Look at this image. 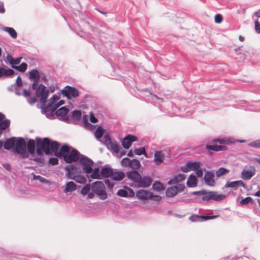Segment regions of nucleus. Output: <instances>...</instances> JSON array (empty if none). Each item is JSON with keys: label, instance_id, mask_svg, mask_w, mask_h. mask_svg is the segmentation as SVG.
<instances>
[{"label": "nucleus", "instance_id": "6ab92c4d", "mask_svg": "<svg viewBox=\"0 0 260 260\" xmlns=\"http://www.w3.org/2000/svg\"><path fill=\"white\" fill-rule=\"evenodd\" d=\"M186 184L188 187L197 186L198 184V179L196 176L193 174H190L187 179Z\"/></svg>", "mask_w": 260, "mask_h": 260}, {"label": "nucleus", "instance_id": "2f4dec72", "mask_svg": "<svg viewBox=\"0 0 260 260\" xmlns=\"http://www.w3.org/2000/svg\"><path fill=\"white\" fill-rule=\"evenodd\" d=\"M83 121L84 126L86 128L90 131H93L95 129V126L88 122V117L86 115L83 116Z\"/></svg>", "mask_w": 260, "mask_h": 260}, {"label": "nucleus", "instance_id": "4468645a", "mask_svg": "<svg viewBox=\"0 0 260 260\" xmlns=\"http://www.w3.org/2000/svg\"><path fill=\"white\" fill-rule=\"evenodd\" d=\"M152 196V192L147 190L140 189L136 192V197L142 200L150 199Z\"/></svg>", "mask_w": 260, "mask_h": 260}, {"label": "nucleus", "instance_id": "864d4df0", "mask_svg": "<svg viewBox=\"0 0 260 260\" xmlns=\"http://www.w3.org/2000/svg\"><path fill=\"white\" fill-rule=\"evenodd\" d=\"M213 142H218L219 144H228L230 143V141L229 139H215L213 140Z\"/></svg>", "mask_w": 260, "mask_h": 260}, {"label": "nucleus", "instance_id": "4be33fe9", "mask_svg": "<svg viewBox=\"0 0 260 260\" xmlns=\"http://www.w3.org/2000/svg\"><path fill=\"white\" fill-rule=\"evenodd\" d=\"M66 173L65 174L66 177L68 179L72 180L74 178L76 175L74 173L73 165H68L65 167Z\"/></svg>", "mask_w": 260, "mask_h": 260}, {"label": "nucleus", "instance_id": "c756f323", "mask_svg": "<svg viewBox=\"0 0 260 260\" xmlns=\"http://www.w3.org/2000/svg\"><path fill=\"white\" fill-rule=\"evenodd\" d=\"M101 173H100L99 167H95L93 169V171L90 173L89 177L93 179H101Z\"/></svg>", "mask_w": 260, "mask_h": 260}, {"label": "nucleus", "instance_id": "c9c22d12", "mask_svg": "<svg viewBox=\"0 0 260 260\" xmlns=\"http://www.w3.org/2000/svg\"><path fill=\"white\" fill-rule=\"evenodd\" d=\"M153 189L157 191H160L164 190L165 188L163 184L159 181H154L152 185Z\"/></svg>", "mask_w": 260, "mask_h": 260}, {"label": "nucleus", "instance_id": "b1692460", "mask_svg": "<svg viewBox=\"0 0 260 260\" xmlns=\"http://www.w3.org/2000/svg\"><path fill=\"white\" fill-rule=\"evenodd\" d=\"M76 189V184L73 181H69L66 183L63 191L65 193L72 192Z\"/></svg>", "mask_w": 260, "mask_h": 260}, {"label": "nucleus", "instance_id": "5fc2aeb1", "mask_svg": "<svg viewBox=\"0 0 260 260\" xmlns=\"http://www.w3.org/2000/svg\"><path fill=\"white\" fill-rule=\"evenodd\" d=\"M248 145L251 147L260 148V140H255L250 143Z\"/></svg>", "mask_w": 260, "mask_h": 260}, {"label": "nucleus", "instance_id": "a211bd4d", "mask_svg": "<svg viewBox=\"0 0 260 260\" xmlns=\"http://www.w3.org/2000/svg\"><path fill=\"white\" fill-rule=\"evenodd\" d=\"M255 174V170L253 168L251 170H243L241 173V177L244 180H249Z\"/></svg>", "mask_w": 260, "mask_h": 260}, {"label": "nucleus", "instance_id": "393cba45", "mask_svg": "<svg viewBox=\"0 0 260 260\" xmlns=\"http://www.w3.org/2000/svg\"><path fill=\"white\" fill-rule=\"evenodd\" d=\"M177 193L176 185L169 187L166 190V196L169 198L175 196Z\"/></svg>", "mask_w": 260, "mask_h": 260}, {"label": "nucleus", "instance_id": "a18cd8bd", "mask_svg": "<svg viewBox=\"0 0 260 260\" xmlns=\"http://www.w3.org/2000/svg\"><path fill=\"white\" fill-rule=\"evenodd\" d=\"M116 194L118 196L124 198L127 197L128 196L127 191L124 189H120L118 190Z\"/></svg>", "mask_w": 260, "mask_h": 260}, {"label": "nucleus", "instance_id": "774afa93", "mask_svg": "<svg viewBox=\"0 0 260 260\" xmlns=\"http://www.w3.org/2000/svg\"><path fill=\"white\" fill-rule=\"evenodd\" d=\"M27 102L31 105H34L36 102V98L35 96L27 98Z\"/></svg>", "mask_w": 260, "mask_h": 260}, {"label": "nucleus", "instance_id": "f704fd0d", "mask_svg": "<svg viewBox=\"0 0 260 260\" xmlns=\"http://www.w3.org/2000/svg\"><path fill=\"white\" fill-rule=\"evenodd\" d=\"M27 67V64L25 62H22L18 66H13L12 68L21 73L24 72Z\"/></svg>", "mask_w": 260, "mask_h": 260}, {"label": "nucleus", "instance_id": "1a4fd4ad", "mask_svg": "<svg viewBox=\"0 0 260 260\" xmlns=\"http://www.w3.org/2000/svg\"><path fill=\"white\" fill-rule=\"evenodd\" d=\"M56 109L54 107L53 102H50L43 108L42 113L45 114L47 118L52 120L55 119L54 113Z\"/></svg>", "mask_w": 260, "mask_h": 260}, {"label": "nucleus", "instance_id": "603ef678", "mask_svg": "<svg viewBox=\"0 0 260 260\" xmlns=\"http://www.w3.org/2000/svg\"><path fill=\"white\" fill-rule=\"evenodd\" d=\"M49 92L48 91L44 92L40 97V102L42 103H45L46 102V100L48 96Z\"/></svg>", "mask_w": 260, "mask_h": 260}, {"label": "nucleus", "instance_id": "58836bf2", "mask_svg": "<svg viewBox=\"0 0 260 260\" xmlns=\"http://www.w3.org/2000/svg\"><path fill=\"white\" fill-rule=\"evenodd\" d=\"M230 170L228 169H226L223 167L219 168L216 171V175L217 177H219L222 175H223L228 173H229Z\"/></svg>", "mask_w": 260, "mask_h": 260}, {"label": "nucleus", "instance_id": "bb28decb", "mask_svg": "<svg viewBox=\"0 0 260 260\" xmlns=\"http://www.w3.org/2000/svg\"><path fill=\"white\" fill-rule=\"evenodd\" d=\"M1 29L6 32H7L13 39H15L17 38V33L13 27L5 26L1 28Z\"/></svg>", "mask_w": 260, "mask_h": 260}, {"label": "nucleus", "instance_id": "20e7f679", "mask_svg": "<svg viewBox=\"0 0 260 260\" xmlns=\"http://www.w3.org/2000/svg\"><path fill=\"white\" fill-rule=\"evenodd\" d=\"M79 163L81 166L82 173H86V176L88 177V174H90L93 171L94 165L93 160L87 156L81 154V158L79 159Z\"/></svg>", "mask_w": 260, "mask_h": 260}, {"label": "nucleus", "instance_id": "9d476101", "mask_svg": "<svg viewBox=\"0 0 260 260\" xmlns=\"http://www.w3.org/2000/svg\"><path fill=\"white\" fill-rule=\"evenodd\" d=\"M126 177L132 181L137 186L139 180L141 179V175L138 170H131L125 173Z\"/></svg>", "mask_w": 260, "mask_h": 260}, {"label": "nucleus", "instance_id": "e433bc0d", "mask_svg": "<svg viewBox=\"0 0 260 260\" xmlns=\"http://www.w3.org/2000/svg\"><path fill=\"white\" fill-rule=\"evenodd\" d=\"M10 120L9 119H4L0 121V128L2 130H5L7 128L10 126Z\"/></svg>", "mask_w": 260, "mask_h": 260}, {"label": "nucleus", "instance_id": "a19ab883", "mask_svg": "<svg viewBox=\"0 0 260 260\" xmlns=\"http://www.w3.org/2000/svg\"><path fill=\"white\" fill-rule=\"evenodd\" d=\"M134 153L135 154L138 155H144L145 156H147V154L146 153L145 148L144 147H140L139 148H136L134 150Z\"/></svg>", "mask_w": 260, "mask_h": 260}, {"label": "nucleus", "instance_id": "37998d69", "mask_svg": "<svg viewBox=\"0 0 260 260\" xmlns=\"http://www.w3.org/2000/svg\"><path fill=\"white\" fill-rule=\"evenodd\" d=\"M185 178V175L183 174H179L173 178L175 184L179 181H183Z\"/></svg>", "mask_w": 260, "mask_h": 260}, {"label": "nucleus", "instance_id": "aec40b11", "mask_svg": "<svg viewBox=\"0 0 260 260\" xmlns=\"http://www.w3.org/2000/svg\"><path fill=\"white\" fill-rule=\"evenodd\" d=\"M14 74L15 72L12 69L0 67V78L8 77Z\"/></svg>", "mask_w": 260, "mask_h": 260}, {"label": "nucleus", "instance_id": "ea45409f", "mask_svg": "<svg viewBox=\"0 0 260 260\" xmlns=\"http://www.w3.org/2000/svg\"><path fill=\"white\" fill-rule=\"evenodd\" d=\"M104 131V130L102 126H98L94 133L95 138L98 140L100 139L103 135Z\"/></svg>", "mask_w": 260, "mask_h": 260}, {"label": "nucleus", "instance_id": "a878e982", "mask_svg": "<svg viewBox=\"0 0 260 260\" xmlns=\"http://www.w3.org/2000/svg\"><path fill=\"white\" fill-rule=\"evenodd\" d=\"M125 175L122 171H115L112 175V179L114 181H121L124 178Z\"/></svg>", "mask_w": 260, "mask_h": 260}, {"label": "nucleus", "instance_id": "ddd939ff", "mask_svg": "<svg viewBox=\"0 0 260 260\" xmlns=\"http://www.w3.org/2000/svg\"><path fill=\"white\" fill-rule=\"evenodd\" d=\"M152 182V178L148 176L141 175V179L139 180L137 187L147 188L150 186Z\"/></svg>", "mask_w": 260, "mask_h": 260}, {"label": "nucleus", "instance_id": "0eeeda50", "mask_svg": "<svg viewBox=\"0 0 260 260\" xmlns=\"http://www.w3.org/2000/svg\"><path fill=\"white\" fill-rule=\"evenodd\" d=\"M61 93L68 99H71L72 97L75 98L78 96L79 92L76 88L67 85L61 90Z\"/></svg>", "mask_w": 260, "mask_h": 260}, {"label": "nucleus", "instance_id": "72a5a7b5", "mask_svg": "<svg viewBox=\"0 0 260 260\" xmlns=\"http://www.w3.org/2000/svg\"><path fill=\"white\" fill-rule=\"evenodd\" d=\"M72 180H75L77 183L80 184H85L86 182V178L80 174L76 175Z\"/></svg>", "mask_w": 260, "mask_h": 260}, {"label": "nucleus", "instance_id": "13d9d810", "mask_svg": "<svg viewBox=\"0 0 260 260\" xmlns=\"http://www.w3.org/2000/svg\"><path fill=\"white\" fill-rule=\"evenodd\" d=\"M189 219L191 221H201L200 215H192L189 217Z\"/></svg>", "mask_w": 260, "mask_h": 260}, {"label": "nucleus", "instance_id": "8fccbe9b", "mask_svg": "<svg viewBox=\"0 0 260 260\" xmlns=\"http://www.w3.org/2000/svg\"><path fill=\"white\" fill-rule=\"evenodd\" d=\"M252 202H253V199L250 197H246L245 198L242 199L240 201V204L242 205H247L249 203H252Z\"/></svg>", "mask_w": 260, "mask_h": 260}, {"label": "nucleus", "instance_id": "3c124183", "mask_svg": "<svg viewBox=\"0 0 260 260\" xmlns=\"http://www.w3.org/2000/svg\"><path fill=\"white\" fill-rule=\"evenodd\" d=\"M217 216H218V215H213V216L200 215V221H204V220H209V219H215Z\"/></svg>", "mask_w": 260, "mask_h": 260}, {"label": "nucleus", "instance_id": "39448f33", "mask_svg": "<svg viewBox=\"0 0 260 260\" xmlns=\"http://www.w3.org/2000/svg\"><path fill=\"white\" fill-rule=\"evenodd\" d=\"M91 190L96 194L101 200H105L107 194L105 190V186L102 181H96L92 183Z\"/></svg>", "mask_w": 260, "mask_h": 260}, {"label": "nucleus", "instance_id": "bf43d9fd", "mask_svg": "<svg viewBox=\"0 0 260 260\" xmlns=\"http://www.w3.org/2000/svg\"><path fill=\"white\" fill-rule=\"evenodd\" d=\"M48 162L52 165H56L58 164V159L56 157H51L49 158Z\"/></svg>", "mask_w": 260, "mask_h": 260}, {"label": "nucleus", "instance_id": "cd10ccee", "mask_svg": "<svg viewBox=\"0 0 260 260\" xmlns=\"http://www.w3.org/2000/svg\"><path fill=\"white\" fill-rule=\"evenodd\" d=\"M35 140L32 139H29L27 143V148L28 151L31 154H33L35 152Z\"/></svg>", "mask_w": 260, "mask_h": 260}, {"label": "nucleus", "instance_id": "c03bdc74", "mask_svg": "<svg viewBox=\"0 0 260 260\" xmlns=\"http://www.w3.org/2000/svg\"><path fill=\"white\" fill-rule=\"evenodd\" d=\"M90 184H86L84 186H83L81 190V193L85 196L87 194V193L89 192L90 189Z\"/></svg>", "mask_w": 260, "mask_h": 260}, {"label": "nucleus", "instance_id": "f03ea898", "mask_svg": "<svg viewBox=\"0 0 260 260\" xmlns=\"http://www.w3.org/2000/svg\"><path fill=\"white\" fill-rule=\"evenodd\" d=\"M36 141L37 144L44 150V153L48 155L51 153V151L54 152L55 153L58 151L60 145L56 141H53L48 138L45 137L43 139L42 138L37 137Z\"/></svg>", "mask_w": 260, "mask_h": 260}, {"label": "nucleus", "instance_id": "338daca9", "mask_svg": "<svg viewBox=\"0 0 260 260\" xmlns=\"http://www.w3.org/2000/svg\"><path fill=\"white\" fill-rule=\"evenodd\" d=\"M36 147H37V149H36L37 154L38 155H42L43 153V152L44 151V150H43V149L40 147V146L38 144H37V143H36Z\"/></svg>", "mask_w": 260, "mask_h": 260}, {"label": "nucleus", "instance_id": "4d7b16f0", "mask_svg": "<svg viewBox=\"0 0 260 260\" xmlns=\"http://www.w3.org/2000/svg\"><path fill=\"white\" fill-rule=\"evenodd\" d=\"M73 169L74 171V174L75 175L80 174L82 172V168L81 169L78 165H73Z\"/></svg>", "mask_w": 260, "mask_h": 260}, {"label": "nucleus", "instance_id": "79ce46f5", "mask_svg": "<svg viewBox=\"0 0 260 260\" xmlns=\"http://www.w3.org/2000/svg\"><path fill=\"white\" fill-rule=\"evenodd\" d=\"M108 149H111L115 153H118L119 152V146L116 142H112L111 144L110 145L109 148Z\"/></svg>", "mask_w": 260, "mask_h": 260}, {"label": "nucleus", "instance_id": "4c0bfd02", "mask_svg": "<svg viewBox=\"0 0 260 260\" xmlns=\"http://www.w3.org/2000/svg\"><path fill=\"white\" fill-rule=\"evenodd\" d=\"M29 78L36 79L40 78V75L39 71L36 69H32L29 72Z\"/></svg>", "mask_w": 260, "mask_h": 260}, {"label": "nucleus", "instance_id": "7ed1b4c3", "mask_svg": "<svg viewBox=\"0 0 260 260\" xmlns=\"http://www.w3.org/2000/svg\"><path fill=\"white\" fill-rule=\"evenodd\" d=\"M193 195H203L202 200L204 201H208L210 200L216 202H219L225 198V196L223 194H218L216 191L202 190L199 191H193L191 193Z\"/></svg>", "mask_w": 260, "mask_h": 260}, {"label": "nucleus", "instance_id": "423d86ee", "mask_svg": "<svg viewBox=\"0 0 260 260\" xmlns=\"http://www.w3.org/2000/svg\"><path fill=\"white\" fill-rule=\"evenodd\" d=\"M81 117L82 113L81 111L74 110L70 113V115H69V120L67 121V123L74 125L80 124Z\"/></svg>", "mask_w": 260, "mask_h": 260}, {"label": "nucleus", "instance_id": "0e129e2a", "mask_svg": "<svg viewBox=\"0 0 260 260\" xmlns=\"http://www.w3.org/2000/svg\"><path fill=\"white\" fill-rule=\"evenodd\" d=\"M16 86L18 87H21L23 85L22 81L21 80V78L20 76H18L16 80L15 83Z\"/></svg>", "mask_w": 260, "mask_h": 260}, {"label": "nucleus", "instance_id": "69168bd1", "mask_svg": "<svg viewBox=\"0 0 260 260\" xmlns=\"http://www.w3.org/2000/svg\"><path fill=\"white\" fill-rule=\"evenodd\" d=\"M21 58H22L20 57H17L15 59L13 58V60L11 64V67H12L13 66H15V65L19 64L21 61Z\"/></svg>", "mask_w": 260, "mask_h": 260}, {"label": "nucleus", "instance_id": "f257e3e1", "mask_svg": "<svg viewBox=\"0 0 260 260\" xmlns=\"http://www.w3.org/2000/svg\"><path fill=\"white\" fill-rule=\"evenodd\" d=\"M26 146L25 142L22 137H12L8 139L4 144L5 149L10 150L13 148L17 153L22 155L23 157L27 156Z\"/></svg>", "mask_w": 260, "mask_h": 260}, {"label": "nucleus", "instance_id": "5701e85b", "mask_svg": "<svg viewBox=\"0 0 260 260\" xmlns=\"http://www.w3.org/2000/svg\"><path fill=\"white\" fill-rule=\"evenodd\" d=\"M70 147L67 144H64L60 148L58 156H61L63 157V159L68 156V154L70 152Z\"/></svg>", "mask_w": 260, "mask_h": 260}, {"label": "nucleus", "instance_id": "412c9836", "mask_svg": "<svg viewBox=\"0 0 260 260\" xmlns=\"http://www.w3.org/2000/svg\"><path fill=\"white\" fill-rule=\"evenodd\" d=\"M165 158L164 154L160 151H156L154 156V162L156 165H159L163 162Z\"/></svg>", "mask_w": 260, "mask_h": 260}, {"label": "nucleus", "instance_id": "c85d7f7f", "mask_svg": "<svg viewBox=\"0 0 260 260\" xmlns=\"http://www.w3.org/2000/svg\"><path fill=\"white\" fill-rule=\"evenodd\" d=\"M186 165H188L190 171H196L199 167H200L201 163L199 161L192 162L188 160L186 162Z\"/></svg>", "mask_w": 260, "mask_h": 260}, {"label": "nucleus", "instance_id": "09e8293b", "mask_svg": "<svg viewBox=\"0 0 260 260\" xmlns=\"http://www.w3.org/2000/svg\"><path fill=\"white\" fill-rule=\"evenodd\" d=\"M131 159L127 157H124L121 160V165L124 167H127L129 166Z\"/></svg>", "mask_w": 260, "mask_h": 260}, {"label": "nucleus", "instance_id": "e2e57ef3", "mask_svg": "<svg viewBox=\"0 0 260 260\" xmlns=\"http://www.w3.org/2000/svg\"><path fill=\"white\" fill-rule=\"evenodd\" d=\"M195 172L198 177L201 178L203 176V169L200 167H199Z\"/></svg>", "mask_w": 260, "mask_h": 260}, {"label": "nucleus", "instance_id": "680f3d73", "mask_svg": "<svg viewBox=\"0 0 260 260\" xmlns=\"http://www.w3.org/2000/svg\"><path fill=\"white\" fill-rule=\"evenodd\" d=\"M104 182L110 190H111L113 189V184L109 180L105 179L104 180Z\"/></svg>", "mask_w": 260, "mask_h": 260}, {"label": "nucleus", "instance_id": "f3484780", "mask_svg": "<svg viewBox=\"0 0 260 260\" xmlns=\"http://www.w3.org/2000/svg\"><path fill=\"white\" fill-rule=\"evenodd\" d=\"M238 186H242L243 188L245 187V185L241 180L235 181L232 182L228 181L225 185V188L232 187L236 189Z\"/></svg>", "mask_w": 260, "mask_h": 260}, {"label": "nucleus", "instance_id": "f8f14e48", "mask_svg": "<svg viewBox=\"0 0 260 260\" xmlns=\"http://www.w3.org/2000/svg\"><path fill=\"white\" fill-rule=\"evenodd\" d=\"M79 155H81V154L79 153L78 151L73 148L71 152L69 153L64 160L67 163H71L73 161L76 162L79 159Z\"/></svg>", "mask_w": 260, "mask_h": 260}, {"label": "nucleus", "instance_id": "6e6552de", "mask_svg": "<svg viewBox=\"0 0 260 260\" xmlns=\"http://www.w3.org/2000/svg\"><path fill=\"white\" fill-rule=\"evenodd\" d=\"M69 112V109L67 107H62L59 109L56 110L54 117L56 116L59 120L67 123V121L69 120V115L68 114Z\"/></svg>", "mask_w": 260, "mask_h": 260}, {"label": "nucleus", "instance_id": "49530a36", "mask_svg": "<svg viewBox=\"0 0 260 260\" xmlns=\"http://www.w3.org/2000/svg\"><path fill=\"white\" fill-rule=\"evenodd\" d=\"M104 140L105 145L108 148H109L110 145L112 143L110 137L108 135H106L104 137Z\"/></svg>", "mask_w": 260, "mask_h": 260}, {"label": "nucleus", "instance_id": "473e14b6", "mask_svg": "<svg viewBox=\"0 0 260 260\" xmlns=\"http://www.w3.org/2000/svg\"><path fill=\"white\" fill-rule=\"evenodd\" d=\"M36 90V94L38 97H40L44 93V92L48 91V90L46 89V87L42 83L39 85L38 88Z\"/></svg>", "mask_w": 260, "mask_h": 260}, {"label": "nucleus", "instance_id": "7c9ffc66", "mask_svg": "<svg viewBox=\"0 0 260 260\" xmlns=\"http://www.w3.org/2000/svg\"><path fill=\"white\" fill-rule=\"evenodd\" d=\"M140 166L141 163L138 159H131L129 167H130L132 170H138Z\"/></svg>", "mask_w": 260, "mask_h": 260}, {"label": "nucleus", "instance_id": "052dcab7", "mask_svg": "<svg viewBox=\"0 0 260 260\" xmlns=\"http://www.w3.org/2000/svg\"><path fill=\"white\" fill-rule=\"evenodd\" d=\"M254 27L255 31L258 34H260V22H259L257 19L254 22Z\"/></svg>", "mask_w": 260, "mask_h": 260}, {"label": "nucleus", "instance_id": "6e6d98bb", "mask_svg": "<svg viewBox=\"0 0 260 260\" xmlns=\"http://www.w3.org/2000/svg\"><path fill=\"white\" fill-rule=\"evenodd\" d=\"M223 20L222 16L221 14H216L214 17L215 22L216 23H220Z\"/></svg>", "mask_w": 260, "mask_h": 260}, {"label": "nucleus", "instance_id": "9b49d317", "mask_svg": "<svg viewBox=\"0 0 260 260\" xmlns=\"http://www.w3.org/2000/svg\"><path fill=\"white\" fill-rule=\"evenodd\" d=\"M137 139V137L135 135H127L121 141L122 146L124 149H127L129 148L132 143L136 141Z\"/></svg>", "mask_w": 260, "mask_h": 260}, {"label": "nucleus", "instance_id": "de8ad7c7", "mask_svg": "<svg viewBox=\"0 0 260 260\" xmlns=\"http://www.w3.org/2000/svg\"><path fill=\"white\" fill-rule=\"evenodd\" d=\"M33 179L34 180H38L41 183H46L48 182V180L46 178L40 175H34Z\"/></svg>", "mask_w": 260, "mask_h": 260}, {"label": "nucleus", "instance_id": "dca6fc26", "mask_svg": "<svg viewBox=\"0 0 260 260\" xmlns=\"http://www.w3.org/2000/svg\"><path fill=\"white\" fill-rule=\"evenodd\" d=\"M113 174L112 168L109 165H106L102 168L101 175L103 178H108Z\"/></svg>", "mask_w": 260, "mask_h": 260}, {"label": "nucleus", "instance_id": "2eb2a0df", "mask_svg": "<svg viewBox=\"0 0 260 260\" xmlns=\"http://www.w3.org/2000/svg\"><path fill=\"white\" fill-rule=\"evenodd\" d=\"M214 174L211 171H207L205 173L204 180L206 185L213 186L215 184V180L214 179Z\"/></svg>", "mask_w": 260, "mask_h": 260}]
</instances>
